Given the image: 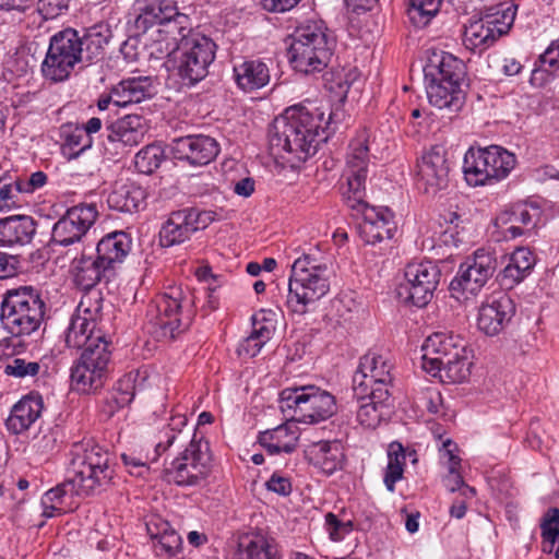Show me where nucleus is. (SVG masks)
Listing matches in <instances>:
<instances>
[{
	"mask_svg": "<svg viewBox=\"0 0 559 559\" xmlns=\"http://www.w3.org/2000/svg\"><path fill=\"white\" fill-rule=\"evenodd\" d=\"M515 164V155L501 146L471 147L464 155L462 170L468 186L479 187L507 178Z\"/></svg>",
	"mask_w": 559,
	"mask_h": 559,
	"instance_id": "obj_10",
	"label": "nucleus"
},
{
	"mask_svg": "<svg viewBox=\"0 0 559 559\" xmlns=\"http://www.w3.org/2000/svg\"><path fill=\"white\" fill-rule=\"evenodd\" d=\"M147 120L140 115H126L109 127L108 140L119 142L126 146H136L148 132Z\"/></svg>",
	"mask_w": 559,
	"mask_h": 559,
	"instance_id": "obj_32",
	"label": "nucleus"
},
{
	"mask_svg": "<svg viewBox=\"0 0 559 559\" xmlns=\"http://www.w3.org/2000/svg\"><path fill=\"white\" fill-rule=\"evenodd\" d=\"M476 502V490L466 485L461 477L456 475V519L465 515L468 508Z\"/></svg>",
	"mask_w": 559,
	"mask_h": 559,
	"instance_id": "obj_54",
	"label": "nucleus"
},
{
	"mask_svg": "<svg viewBox=\"0 0 559 559\" xmlns=\"http://www.w3.org/2000/svg\"><path fill=\"white\" fill-rule=\"evenodd\" d=\"M356 421L365 429H376L390 419L393 413L392 392L381 390H356Z\"/></svg>",
	"mask_w": 559,
	"mask_h": 559,
	"instance_id": "obj_21",
	"label": "nucleus"
},
{
	"mask_svg": "<svg viewBox=\"0 0 559 559\" xmlns=\"http://www.w3.org/2000/svg\"><path fill=\"white\" fill-rule=\"evenodd\" d=\"M443 145H433L418 164L417 181L426 193L436 192L448 185L450 166Z\"/></svg>",
	"mask_w": 559,
	"mask_h": 559,
	"instance_id": "obj_25",
	"label": "nucleus"
},
{
	"mask_svg": "<svg viewBox=\"0 0 559 559\" xmlns=\"http://www.w3.org/2000/svg\"><path fill=\"white\" fill-rule=\"evenodd\" d=\"M324 527L331 540L341 542L353 531V523L350 520H340L329 512L325 514Z\"/></svg>",
	"mask_w": 559,
	"mask_h": 559,
	"instance_id": "obj_53",
	"label": "nucleus"
},
{
	"mask_svg": "<svg viewBox=\"0 0 559 559\" xmlns=\"http://www.w3.org/2000/svg\"><path fill=\"white\" fill-rule=\"evenodd\" d=\"M267 490L280 496H288L293 490L292 480L281 472H274L270 479L265 483Z\"/></svg>",
	"mask_w": 559,
	"mask_h": 559,
	"instance_id": "obj_61",
	"label": "nucleus"
},
{
	"mask_svg": "<svg viewBox=\"0 0 559 559\" xmlns=\"http://www.w3.org/2000/svg\"><path fill=\"white\" fill-rule=\"evenodd\" d=\"M211 462L207 443L191 440L165 469V479L181 487L198 486L210 475Z\"/></svg>",
	"mask_w": 559,
	"mask_h": 559,
	"instance_id": "obj_16",
	"label": "nucleus"
},
{
	"mask_svg": "<svg viewBox=\"0 0 559 559\" xmlns=\"http://www.w3.org/2000/svg\"><path fill=\"white\" fill-rule=\"evenodd\" d=\"M542 67L555 71L559 68V41H552L548 48L539 56Z\"/></svg>",
	"mask_w": 559,
	"mask_h": 559,
	"instance_id": "obj_64",
	"label": "nucleus"
},
{
	"mask_svg": "<svg viewBox=\"0 0 559 559\" xmlns=\"http://www.w3.org/2000/svg\"><path fill=\"white\" fill-rule=\"evenodd\" d=\"M193 233L206 228L214 219L215 213L212 211H200L198 209H183Z\"/></svg>",
	"mask_w": 559,
	"mask_h": 559,
	"instance_id": "obj_59",
	"label": "nucleus"
},
{
	"mask_svg": "<svg viewBox=\"0 0 559 559\" xmlns=\"http://www.w3.org/2000/svg\"><path fill=\"white\" fill-rule=\"evenodd\" d=\"M516 9L512 4L498 3L478 19L464 25L463 44L469 50L486 49L506 35L514 23Z\"/></svg>",
	"mask_w": 559,
	"mask_h": 559,
	"instance_id": "obj_11",
	"label": "nucleus"
},
{
	"mask_svg": "<svg viewBox=\"0 0 559 559\" xmlns=\"http://www.w3.org/2000/svg\"><path fill=\"white\" fill-rule=\"evenodd\" d=\"M274 313L271 311L261 310L252 317V335L262 340V342L267 343L274 332H275V322L273 319Z\"/></svg>",
	"mask_w": 559,
	"mask_h": 559,
	"instance_id": "obj_52",
	"label": "nucleus"
},
{
	"mask_svg": "<svg viewBox=\"0 0 559 559\" xmlns=\"http://www.w3.org/2000/svg\"><path fill=\"white\" fill-rule=\"evenodd\" d=\"M41 370L38 361L28 360L22 357L9 358L3 366V373L20 380L34 379Z\"/></svg>",
	"mask_w": 559,
	"mask_h": 559,
	"instance_id": "obj_50",
	"label": "nucleus"
},
{
	"mask_svg": "<svg viewBox=\"0 0 559 559\" xmlns=\"http://www.w3.org/2000/svg\"><path fill=\"white\" fill-rule=\"evenodd\" d=\"M193 230L183 210L173 212L159 231L163 247L181 245L189 240Z\"/></svg>",
	"mask_w": 559,
	"mask_h": 559,
	"instance_id": "obj_40",
	"label": "nucleus"
},
{
	"mask_svg": "<svg viewBox=\"0 0 559 559\" xmlns=\"http://www.w3.org/2000/svg\"><path fill=\"white\" fill-rule=\"evenodd\" d=\"M164 159V148L159 144H150L135 154L134 165L140 173L148 175L154 173Z\"/></svg>",
	"mask_w": 559,
	"mask_h": 559,
	"instance_id": "obj_48",
	"label": "nucleus"
},
{
	"mask_svg": "<svg viewBox=\"0 0 559 559\" xmlns=\"http://www.w3.org/2000/svg\"><path fill=\"white\" fill-rule=\"evenodd\" d=\"M187 423L188 419L183 414H175L170 417L167 427L159 431L158 441L154 445L153 460H157L175 442Z\"/></svg>",
	"mask_w": 559,
	"mask_h": 559,
	"instance_id": "obj_47",
	"label": "nucleus"
},
{
	"mask_svg": "<svg viewBox=\"0 0 559 559\" xmlns=\"http://www.w3.org/2000/svg\"><path fill=\"white\" fill-rule=\"evenodd\" d=\"M132 248V239L124 231H114L104 236L97 243L96 254L100 263L109 270L116 269L128 257Z\"/></svg>",
	"mask_w": 559,
	"mask_h": 559,
	"instance_id": "obj_35",
	"label": "nucleus"
},
{
	"mask_svg": "<svg viewBox=\"0 0 559 559\" xmlns=\"http://www.w3.org/2000/svg\"><path fill=\"white\" fill-rule=\"evenodd\" d=\"M111 357L109 345H97L83 349L70 369V382L73 391L90 394L103 388Z\"/></svg>",
	"mask_w": 559,
	"mask_h": 559,
	"instance_id": "obj_15",
	"label": "nucleus"
},
{
	"mask_svg": "<svg viewBox=\"0 0 559 559\" xmlns=\"http://www.w3.org/2000/svg\"><path fill=\"white\" fill-rule=\"evenodd\" d=\"M217 140L206 134H189L171 142L174 157L192 166H205L219 154Z\"/></svg>",
	"mask_w": 559,
	"mask_h": 559,
	"instance_id": "obj_23",
	"label": "nucleus"
},
{
	"mask_svg": "<svg viewBox=\"0 0 559 559\" xmlns=\"http://www.w3.org/2000/svg\"><path fill=\"white\" fill-rule=\"evenodd\" d=\"M369 139L367 129L357 132L349 142L346 156V187L343 195L347 205L361 211L364 218L359 224V234L369 245H376L393 237L395 223L393 213L388 207H374L365 203V183L369 164Z\"/></svg>",
	"mask_w": 559,
	"mask_h": 559,
	"instance_id": "obj_2",
	"label": "nucleus"
},
{
	"mask_svg": "<svg viewBox=\"0 0 559 559\" xmlns=\"http://www.w3.org/2000/svg\"><path fill=\"white\" fill-rule=\"evenodd\" d=\"M182 539L175 531H169L158 543L154 544L157 555H167L169 557L176 556L181 549Z\"/></svg>",
	"mask_w": 559,
	"mask_h": 559,
	"instance_id": "obj_56",
	"label": "nucleus"
},
{
	"mask_svg": "<svg viewBox=\"0 0 559 559\" xmlns=\"http://www.w3.org/2000/svg\"><path fill=\"white\" fill-rule=\"evenodd\" d=\"M281 408L297 423L317 424L337 412L335 396L316 385L287 388L281 392Z\"/></svg>",
	"mask_w": 559,
	"mask_h": 559,
	"instance_id": "obj_9",
	"label": "nucleus"
},
{
	"mask_svg": "<svg viewBox=\"0 0 559 559\" xmlns=\"http://www.w3.org/2000/svg\"><path fill=\"white\" fill-rule=\"evenodd\" d=\"M180 40L179 56L174 58L177 72L185 84L192 85L207 75V69L215 59L216 45L207 36L192 32L191 27Z\"/></svg>",
	"mask_w": 559,
	"mask_h": 559,
	"instance_id": "obj_13",
	"label": "nucleus"
},
{
	"mask_svg": "<svg viewBox=\"0 0 559 559\" xmlns=\"http://www.w3.org/2000/svg\"><path fill=\"white\" fill-rule=\"evenodd\" d=\"M145 191L135 182L116 183L107 198L110 209L120 212L138 211L144 203Z\"/></svg>",
	"mask_w": 559,
	"mask_h": 559,
	"instance_id": "obj_38",
	"label": "nucleus"
},
{
	"mask_svg": "<svg viewBox=\"0 0 559 559\" xmlns=\"http://www.w3.org/2000/svg\"><path fill=\"white\" fill-rule=\"evenodd\" d=\"M238 559H278L275 540L262 534H253L239 544Z\"/></svg>",
	"mask_w": 559,
	"mask_h": 559,
	"instance_id": "obj_43",
	"label": "nucleus"
},
{
	"mask_svg": "<svg viewBox=\"0 0 559 559\" xmlns=\"http://www.w3.org/2000/svg\"><path fill=\"white\" fill-rule=\"evenodd\" d=\"M296 424L297 421L290 417L286 423L260 432L258 441L270 454L292 453L300 437Z\"/></svg>",
	"mask_w": 559,
	"mask_h": 559,
	"instance_id": "obj_30",
	"label": "nucleus"
},
{
	"mask_svg": "<svg viewBox=\"0 0 559 559\" xmlns=\"http://www.w3.org/2000/svg\"><path fill=\"white\" fill-rule=\"evenodd\" d=\"M133 11L132 28L135 35L144 34L155 25L165 27L166 23H175L178 16H188L178 11L174 0H135Z\"/></svg>",
	"mask_w": 559,
	"mask_h": 559,
	"instance_id": "obj_22",
	"label": "nucleus"
},
{
	"mask_svg": "<svg viewBox=\"0 0 559 559\" xmlns=\"http://www.w3.org/2000/svg\"><path fill=\"white\" fill-rule=\"evenodd\" d=\"M146 530L151 538L155 540V543H158L166 534L169 533V531H173L174 528L166 520L159 516H152L146 522Z\"/></svg>",
	"mask_w": 559,
	"mask_h": 559,
	"instance_id": "obj_62",
	"label": "nucleus"
},
{
	"mask_svg": "<svg viewBox=\"0 0 559 559\" xmlns=\"http://www.w3.org/2000/svg\"><path fill=\"white\" fill-rule=\"evenodd\" d=\"M542 549L544 552L554 554L559 559V509L550 508L545 513L542 523Z\"/></svg>",
	"mask_w": 559,
	"mask_h": 559,
	"instance_id": "obj_46",
	"label": "nucleus"
},
{
	"mask_svg": "<svg viewBox=\"0 0 559 559\" xmlns=\"http://www.w3.org/2000/svg\"><path fill=\"white\" fill-rule=\"evenodd\" d=\"M233 72L237 87L245 93L266 86L271 79L270 69L261 59H246L235 63Z\"/></svg>",
	"mask_w": 559,
	"mask_h": 559,
	"instance_id": "obj_31",
	"label": "nucleus"
},
{
	"mask_svg": "<svg viewBox=\"0 0 559 559\" xmlns=\"http://www.w3.org/2000/svg\"><path fill=\"white\" fill-rule=\"evenodd\" d=\"M150 316L157 337L175 340L192 322L194 317L193 296L181 287H169L154 300Z\"/></svg>",
	"mask_w": 559,
	"mask_h": 559,
	"instance_id": "obj_7",
	"label": "nucleus"
},
{
	"mask_svg": "<svg viewBox=\"0 0 559 559\" xmlns=\"http://www.w3.org/2000/svg\"><path fill=\"white\" fill-rule=\"evenodd\" d=\"M109 452L93 439L74 442L69 451L67 479L41 497L46 518L66 513L73 508L74 496H91L105 489L112 480Z\"/></svg>",
	"mask_w": 559,
	"mask_h": 559,
	"instance_id": "obj_1",
	"label": "nucleus"
},
{
	"mask_svg": "<svg viewBox=\"0 0 559 559\" xmlns=\"http://www.w3.org/2000/svg\"><path fill=\"white\" fill-rule=\"evenodd\" d=\"M431 433L438 451V467L440 468L444 486L454 491L451 476L454 474V443L451 432L440 424H432Z\"/></svg>",
	"mask_w": 559,
	"mask_h": 559,
	"instance_id": "obj_36",
	"label": "nucleus"
},
{
	"mask_svg": "<svg viewBox=\"0 0 559 559\" xmlns=\"http://www.w3.org/2000/svg\"><path fill=\"white\" fill-rule=\"evenodd\" d=\"M153 455H146L145 460L141 456H135L134 454H121V459L123 461L124 466L128 468V472L134 476H143L145 472L148 469V463L156 462L157 460H153Z\"/></svg>",
	"mask_w": 559,
	"mask_h": 559,
	"instance_id": "obj_57",
	"label": "nucleus"
},
{
	"mask_svg": "<svg viewBox=\"0 0 559 559\" xmlns=\"http://www.w3.org/2000/svg\"><path fill=\"white\" fill-rule=\"evenodd\" d=\"M330 120L331 115L325 118V111L312 104L287 108L269 129L272 154L284 157L287 153L298 162L307 160L328 140Z\"/></svg>",
	"mask_w": 559,
	"mask_h": 559,
	"instance_id": "obj_3",
	"label": "nucleus"
},
{
	"mask_svg": "<svg viewBox=\"0 0 559 559\" xmlns=\"http://www.w3.org/2000/svg\"><path fill=\"white\" fill-rule=\"evenodd\" d=\"M424 72L429 103L439 109L449 108L454 102V56L433 50Z\"/></svg>",
	"mask_w": 559,
	"mask_h": 559,
	"instance_id": "obj_17",
	"label": "nucleus"
},
{
	"mask_svg": "<svg viewBox=\"0 0 559 559\" xmlns=\"http://www.w3.org/2000/svg\"><path fill=\"white\" fill-rule=\"evenodd\" d=\"M100 259L82 255L73 262L74 280L83 289H91L97 285L109 269L99 262Z\"/></svg>",
	"mask_w": 559,
	"mask_h": 559,
	"instance_id": "obj_42",
	"label": "nucleus"
},
{
	"mask_svg": "<svg viewBox=\"0 0 559 559\" xmlns=\"http://www.w3.org/2000/svg\"><path fill=\"white\" fill-rule=\"evenodd\" d=\"M110 38V31L105 25H95L80 36L81 57L88 61L99 58Z\"/></svg>",
	"mask_w": 559,
	"mask_h": 559,
	"instance_id": "obj_45",
	"label": "nucleus"
},
{
	"mask_svg": "<svg viewBox=\"0 0 559 559\" xmlns=\"http://www.w3.org/2000/svg\"><path fill=\"white\" fill-rule=\"evenodd\" d=\"M265 342H262V340L258 338L257 336L249 334L238 346V354L239 356L245 357H255L262 349V347L265 345Z\"/></svg>",
	"mask_w": 559,
	"mask_h": 559,
	"instance_id": "obj_63",
	"label": "nucleus"
},
{
	"mask_svg": "<svg viewBox=\"0 0 559 559\" xmlns=\"http://www.w3.org/2000/svg\"><path fill=\"white\" fill-rule=\"evenodd\" d=\"M80 45V34L73 28L59 31L51 36L41 63L43 76L55 83L68 80L83 61Z\"/></svg>",
	"mask_w": 559,
	"mask_h": 559,
	"instance_id": "obj_12",
	"label": "nucleus"
},
{
	"mask_svg": "<svg viewBox=\"0 0 559 559\" xmlns=\"http://www.w3.org/2000/svg\"><path fill=\"white\" fill-rule=\"evenodd\" d=\"M335 39L322 21H307L298 26L288 48L293 69L302 74L323 71L333 55Z\"/></svg>",
	"mask_w": 559,
	"mask_h": 559,
	"instance_id": "obj_4",
	"label": "nucleus"
},
{
	"mask_svg": "<svg viewBox=\"0 0 559 559\" xmlns=\"http://www.w3.org/2000/svg\"><path fill=\"white\" fill-rule=\"evenodd\" d=\"M47 306L38 290L23 286L8 290L0 305V322L12 337L37 334L45 321Z\"/></svg>",
	"mask_w": 559,
	"mask_h": 559,
	"instance_id": "obj_5",
	"label": "nucleus"
},
{
	"mask_svg": "<svg viewBox=\"0 0 559 559\" xmlns=\"http://www.w3.org/2000/svg\"><path fill=\"white\" fill-rule=\"evenodd\" d=\"M439 280L440 270L431 261L409 262L404 269V281L396 288V296L405 305L425 307L432 299Z\"/></svg>",
	"mask_w": 559,
	"mask_h": 559,
	"instance_id": "obj_14",
	"label": "nucleus"
},
{
	"mask_svg": "<svg viewBox=\"0 0 559 559\" xmlns=\"http://www.w3.org/2000/svg\"><path fill=\"white\" fill-rule=\"evenodd\" d=\"M155 94V79L152 76H131L112 86L114 105L117 107L140 104Z\"/></svg>",
	"mask_w": 559,
	"mask_h": 559,
	"instance_id": "obj_29",
	"label": "nucleus"
},
{
	"mask_svg": "<svg viewBox=\"0 0 559 559\" xmlns=\"http://www.w3.org/2000/svg\"><path fill=\"white\" fill-rule=\"evenodd\" d=\"M97 217V206L93 203H82L68 209L52 227V241L61 246L80 241Z\"/></svg>",
	"mask_w": 559,
	"mask_h": 559,
	"instance_id": "obj_19",
	"label": "nucleus"
},
{
	"mask_svg": "<svg viewBox=\"0 0 559 559\" xmlns=\"http://www.w3.org/2000/svg\"><path fill=\"white\" fill-rule=\"evenodd\" d=\"M36 233V223L31 216L15 215L0 221V247H16L29 243Z\"/></svg>",
	"mask_w": 559,
	"mask_h": 559,
	"instance_id": "obj_33",
	"label": "nucleus"
},
{
	"mask_svg": "<svg viewBox=\"0 0 559 559\" xmlns=\"http://www.w3.org/2000/svg\"><path fill=\"white\" fill-rule=\"evenodd\" d=\"M515 312L513 300L504 293L488 297L479 307L477 328L487 336L501 333Z\"/></svg>",
	"mask_w": 559,
	"mask_h": 559,
	"instance_id": "obj_24",
	"label": "nucleus"
},
{
	"mask_svg": "<svg viewBox=\"0 0 559 559\" xmlns=\"http://www.w3.org/2000/svg\"><path fill=\"white\" fill-rule=\"evenodd\" d=\"M141 377V380H145V376H142L140 370L135 372H129L120 378L115 388V400L121 407L129 405L136 392V380Z\"/></svg>",
	"mask_w": 559,
	"mask_h": 559,
	"instance_id": "obj_51",
	"label": "nucleus"
},
{
	"mask_svg": "<svg viewBox=\"0 0 559 559\" xmlns=\"http://www.w3.org/2000/svg\"><path fill=\"white\" fill-rule=\"evenodd\" d=\"M441 4V0H411L407 15L417 27L426 26L433 17Z\"/></svg>",
	"mask_w": 559,
	"mask_h": 559,
	"instance_id": "obj_49",
	"label": "nucleus"
},
{
	"mask_svg": "<svg viewBox=\"0 0 559 559\" xmlns=\"http://www.w3.org/2000/svg\"><path fill=\"white\" fill-rule=\"evenodd\" d=\"M535 264V257L527 248H518L501 272V285L508 289L523 281Z\"/></svg>",
	"mask_w": 559,
	"mask_h": 559,
	"instance_id": "obj_39",
	"label": "nucleus"
},
{
	"mask_svg": "<svg viewBox=\"0 0 559 559\" xmlns=\"http://www.w3.org/2000/svg\"><path fill=\"white\" fill-rule=\"evenodd\" d=\"M103 305L99 294L84 295L75 311L70 317L63 331V341L68 348L85 349L96 345H109L105 331L102 328Z\"/></svg>",
	"mask_w": 559,
	"mask_h": 559,
	"instance_id": "obj_8",
	"label": "nucleus"
},
{
	"mask_svg": "<svg viewBox=\"0 0 559 559\" xmlns=\"http://www.w3.org/2000/svg\"><path fill=\"white\" fill-rule=\"evenodd\" d=\"M475 354L473 347L463 345L456 353V383L468 381L474 367Z\"/></svg>",
	"mask_w": 559,
	"mask_h": 559,
	"instance_id": "obj_55",
	"label": "nucleus"
},
{
	"mask_svg": "<svg viewBox=\"0 0 559 559\" xmlns=\"http://www.w3.org/2000/svg\"><path fill=\"white\" fill-rule=\"evenodd\" d=\"M69 5V0H38L37 10L46 19L59 16Z\"/></svg>",
	"mask_w": 559,
	"mask_h": 559,
	"instance_id": "obj_60",
	"label": "nucleus"
},
{
	"mask_svg": "<svg viewBox=\"0 0 559 559\" xmlns=\"http://www.w3.org/2000/svg\"><path fill=\"white\" fill-rule=\"evenodd\" d=\"M191 26L189 16H178L175 23H166L158 28L155 38L150 45L151 56L163 59L179 53L181 47L180 37H186Z\"/></svg>",
	"mask_w": 559,
	"mask_h": 559,
	"instance_id": "obj_28",
	"label": "nucleus"
},
{
	"mask_svg": "<svg viewBox=\"0 0 559 559\" xmlns=\"http://www.w3.org/2000/svg\"><path fill=\"white\" fill-rule=\"evenodd\" d=\"M532 223V215L524 205H516L502 211L495 219L493 226L499 239H514L523 234V226Z\"/></svg>",
	"mask_w": 559,
	"mask_h": 559,
	"instance_id": "obj_37",
	"label": "nucleus"
},
{
	"mask_svg": "<svg viewBox=\"0 0 559 559\" xmlns=\"http://www.w3.org/2000/svg\"><path fill=\"white\" fill-rule=\"evenodd\" d=\"M305 457L328 476L342 469L346 459L344 445L337 439L310 442L305 449Z\"/></svg>",
	"mask_w": 559,
	"mask_h": 559,
	"instance_id": "obj_26",
	"label": "nucleus"
},
{
	"mask_svg": "<svg viewBox=\"0 0 559 559\" xmlns=\"http://www.w3.org/2000/svg\"><path fill=\"white\" fill-rule=\"evenodd\" d=\"M44 408L40 396L26 395L12 407L5 426L14 435L22 433L40 417Z\"/></svg>",
	"mask_w": 559,
	"mask_h": 559,
	"instance_id": "obj_34",
	"label": "nucleus"
},
{
	"mask_svg": "<svg viewBox=\"0 0 559 559\" xmlns=\"http://www.w3.org/2000/svg\"><path fill=\"white\" fill-rule=\"evenodd\" d=\"M330 290V270L310 254L296 259L288 281L287 308L297 314L307 312L308 307Z\"/></svg>",
	"mask_w": 559,
	"mask_h": 559,
	"instance_id": "obj_6",
	"label": "nucleus"
},
{
	"mask_svg": "<svg viewBox=\"0 0 559 559\" xmlns=\"http://www.w3.org/2000/svg\"><path fill=\"white\" fill-rule=\"evenodd\" d=\"M406 465L405 449L400 442H392L388 448V463L383 472V483L390 492L395 491V484L402 480Z\"/></svg>",
	"mask_w": 559,
	"mask_h": 559,
	"instance_id": "obj_44",
	"label": "nucleus"
},
{
	"mask_svg": "<svg viewBox=\"0 0 559 559\" xmlns=\"http://www.w3.org/2000/svg\"><path fill=\"white\" fill-rule=\"evenodd\" d=\"M453 348L452 336L442 332L427 337L421 346L423 368L433 377H438L444 384L454 383L453 358L451 356Z\"/></svg>",
	"mask_w": 559,
	"mask_h": 559,
	"instance_id": "obj_20",
	"label": "nucleus"
},
{
	"mask_svg": "<svg viewBox=\"0 0 559 559\" xmlns=\"http://www.w3.org/2000/svg\"><path fill=\"white\" fill-rule=\"evenodd\" d=\"M48 181V176L41 170L31 174L27 178L19 179L16 190L21 193H34L41 189Z\"/></svg>",
	"mask_w": 559,
	"mask_h": 559,
	"instance_id": "obj_58",
	"label": "nucleus"
},
{
	"mask_svg": "<svg viewBox=\"0 0 559 559\" xmlns=\"http://www.w3.org/2000/svg\"><path fill=\"white\" fill-rule=\"evenodd\" d=\"M60 136L62 144L60 147L62 156L68 159H75L93 145L91 138L81 126L66 123L60 127Z\"/></svg>",
	"mask_w": 559,
	"mask_h": 559,
	"instance_id": "obj_41",
	"label": "nucleus"
},
{
	"mask_svg": "<svg viewBox=\"0 0 559 559\" xmlns=\"http://www.w3.org/2000/svg\"><path fill=\"white\" fill-rule=\"evenodd\" d=\"M493 263L489 255L480 254L467 259L460 265V276L456 278V292L460 289L467 300L475 296L493 273Z\"/></svg>",
	"mask_w": 559,
	"mask_h": 559,
	"instance_id": "obj_27",
	"label": "nucleus"
},
{
	"mask_svg": "<svg viewBox=\"0 0 559 559\" xmlns=\"http://www.w3.org/2000/svg\"><path fill=\"white\" fill-rule=\"evenodd\" d=\"M394 369L395 365L388 353L369 350L359 359L354 389L392 392Z\"/></svg>",
	"mask_w": 559,
	"mask_h": 559,
	"instance_id": "obj_18",
	"label": "nucleus"
}]
</instances>
